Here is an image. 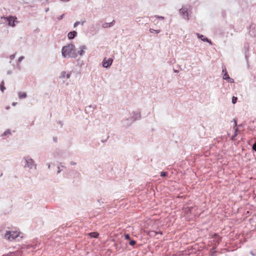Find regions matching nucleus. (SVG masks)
<instances>
[{"label": "nucleus", "mask_w": 256, "mask_h": 256, "mask_svg": "<svg viewBox=\"0 0 256 256\" xmlns=\"http://www.w3.org/2000/svg\"><path fill=\"white\" fill-rule=\"evenodd\" d=\"M62 56L64 58H76L77 53L75 48V46L72 44H68L62 48Z\"/></svg>", "instance_id": "1"}, {"label": "nucleus", "mask_w": 256, "mask_h": 256, "mask_svg": "<svg viewBox=\"0 0 256 256\" xmlns=\"http://www.w3.org/2000/svg\"><path fill=\"white\" fill-rule=\"evenodd\" d=\"M20 236V233L14 231H6L4 234V238L10 241L17 240V239L19 240Z\"/></svg>", "instance_id": "2"}, {"label": "nucleus", "mask_w": 256, "mask_h": 256, "mask_svg": "<svg viewBox=\"0 0 256 256\" xmlns=\"http://www.w3.org/2000/svg\"><path fill=\"white\" fill-rule=\"evenodd\" d=\"M24 167L26 168L32 169L34 168V170L36 168V165L34 164V160L28 156H25L24 158Z\"/></svg>", "instance_id": "3"}, {"label": "nucleus", "mask_w": 256, "mask_h": 256, "mask_svg": "<svg viewBox=\"0 0 256 256\" xmlns=\"http://www.w3.org/2000/svg\"><path fill=\"white\" fill-rule=\"evenodd\" d=\"M222 72L223 73L222 78L224 80H228L230 83L234 82V79L229 76L225 66H222Z\"/></svg>", "instance_id": "4"}, {"label": "nucleus", "mask_w": 256, "mask_h": 256, "mask_svg": "<svg viewBox=\"0 0 256 256\" xmlns=\"http://www.w3.org/2000/svg\"><path fill=\"white\" fill-rule=\"evenodd\" d=\"M180 12L182 16L186 20H188V8L185 7H182L180 10Z\"/></svg>", "instance_id": "5"}, {"label": "nucleus", "mask_w": 256, "mask_h": 256, "mask_svg": "<svg viewBox=\"0 0 256 256\" xmlns=\"http://www.w3.org/2000/svg\"><path fill=\"white\" fill-rule=\"evenodd\" d=\"M134 119L130 116L129 118H126L123 122V124L124 126L128 127L132 125L134 122Z\"/></svg>", "instance_id": "6"}, {"label": "nucleus", "mask_w": 256, "mask_h": 256, "mask_svg": "<svg viewBox=\"0 0 256 256\" xmlns=\"http://www.w3.org/2000/svg\"><path fill=\"white\" fill-rule=\"evenodd\" d=\"M113 62V59L109 58L106 60V58H104L102 61V66L106 68H108L110 66Z\"/></svg>", "instance_id": "7"}, {"label": "nucleus", "mask_w": 256, "mask_h": 256, "mask_svg": "<svg viewBox=\"0 0 256 256\" xmlns=\"http://www.w3.org/2000/svg\"><path fill=\"white\" fill-rule=\"evenodd\" d=\"M7 22L9 26H15V22H16V18L12 16H10L6 18Z\"/></svg>", "instance_id": "8"}, {"label": "nucleus", "mask_w": 256, "mask_h": 256, "mask_svg": "<svg viewBox=\"0 0 256 256\" xmlns=\"http://www.w3.org/2000/svg\"><path fill=\"white\" fill-rule=\"evenodd\" d=\"M130 116L134 119V121L140 119L141 117L140 112H134L130 114Z\"/></svg>", "instance_id": "9"}, {"label": "nucleus", "mask_w": 256, "mask_h": 256, "mask_svg": "<svg viewBox=\"0 0 256 256\" xmlns=\"http://www.w3.org/2000/svg\"><path fill=\"white\" fill-rule=\"evenodd\" d=\"M196 35L198 36V37L200 38L201 40H202L203 42H207L210 44H212V41L208 39L207 38L204 37L203 35L200 34L198 33H197Z\"/></svg>", "instance_id": "10"}, {"label": "nucleus", "mask_w": 256, "mask_h": 256, "mask_svg": "<svg viewBox=\"0 0 256 256\" xmlns=\"http://www.w3.org/2000/svg\"><path fill=\"white\" fill-rule=\"evenodd\" d=\"M87 49V47L86 46H80V50L78 52V54L80 56H82L85 53V50Z\"/></svg>", "instance_id": "11"}, {"label": "nucleus", "mask_w": 256, "mask_h": 256, "mask_svg": "<svg viewBox=\"0 0 256 256\" xmlns=\"http://www.w3.org/2000/svg\"><path fill=\"white\" fill-rule=\"evenodd\" d=\"M114 23H115V21H114V20H113L112 22H110V23L104 22V24H102V26L103 28H106L108 27H111V26H113L114 24Z\"/></svg>", "instance_id": "12"}, {"label": "nucleus", "mask_w": 256, "mask_h": 256, "mask_svg": "<svg viewBox=\"0 0 256 256\" xmlns=\"http://www.w3.org/2000/svg\"><path fill=\"white\" fill-rule=\"evenodd\" d=\"M77 35V32L76 31H72L68 32V37L70 40L74 38Z\"/></svg>", "instance_id": "13"}, {"label": "nucleus", "mask_w": 256, "mask_h": 256, "mask_svg": "<svg viewBox=\"0 0 256 256\" xmlns=\"http://www.w3.org/2000/svg\"><path fill=\"white\" fill-rule=\"evenodd\" d=\"M71 74V72H70L68 74H66L65 71H63L60 74V78H70Z\"/></svg>", "instance_id": "14"}, {"label": "nucleus", "mask_w": 256, "mask_h": 256, "mask_svg": "<svg viewBox=\"0 0 256 256\" xmlns=\"http://www.w3.org/2000/svg\"><path fill=\"white\" fill-rule=\"evenodd\" d=\"M12 135V132H11V131L10 130L8 129L7 130H6L4 132H3L2 134H1V136L2 137H4V136H10Z\"/></svg>", "instance_id": "15"}, {"label": "nucleus", "mask_w": 256, "mask_h": 256, "mask_svg": "<svg viewBox=\"0 0 256 256\" xmlns=\"http://www.w3.org/2000/svg\"><path fill=\"white\" fill-rule=\"evenodd\" d=\"M88 235L92 238H97L99 235L97 232H92L88 234Z\"/></svg>", "instance_id": "16"}, {"label": "nucleus", "mask_w": 256, "mask_h": 256, "mask_svg": "<svg viewBox=\"0 0 256 256\" xmlns=\"http://www.w3.org/2000/svg\"><path fill=\"white\" fill-rule=\"evenodd\" d=\"M18 94L20 98H24L27 96L26 92H19Z\"/></svg>", "instance_id": "17"}, {"label": "nucleus", "mask_w": 256, "mask_h": 256, "mask_svg": "<svg viewBox=\"0 0 256 256\" xmlns=\"http://www.w3.org/2000/svg\"><path fill=\"white\" fill-rule=\"evenodd\" d=\"M60 166H58L57 168H58V171H57L58 174H60L62 170V168H65L64 166L62 165V163H60Z\"/></svg>", "instance_id": "18"}, {"label": "nucleus", "mask_w": 256, "mask_h": 256, "mask_svg": "<svg viewBox=\"0 0 256 256\" xmlns=\"http://www.w3.org/2000/svg\"><path fill=\"white\" fill-rule=\"evenodd\" d=\"M160 30H154L153 28L150 29V32L151 33H154V34H158L160 32Z\"/></svg>", "instance_id": "19"}, {"label": "nucleus", "mask_w": 256, "mask_h": 256, "mask_svg": "<svg viewBox=\"0 0 256 256\" xmlns=\"http://www.w3.org/2000/svg\"><path fill=\"white\" fill-rule=\"evenodd\" d=\"M5 89L6 88L4 86V82L2 81L1 84H0V90L2 92H3Z\"/></svg>", "instance_id": "20"}, {"label": "nucleus", "mask_w": 256, "mask_h": 256, "mask_svg": "<svg viewBox=\"0 0 256 256\" xmlns=\"http://www.w3.org/2000/svg\"><path fill=\"white\" fill-rule=\"evenodd\" d=\"M136 244V242L134 240H130L129 244L130 246H134Z\"/></svg>", "instance_id": "21"}, {"label": "nucleus", "mask_w": 256, "mask_h": 256, "mask_svg": "<svg viewBox=\"0 0 256 256\" xmlns=\"http://www.w3.org/2000/svg\"><path fill=\"white\" fill-rule=\"evenodd\" d=\"M237 100H238V98L236 96H232V103L234 104L236 102H237Z\"/></svg>", "instance_id": "22"}, {"label": "nucleus", "mask_w": 256, "mask_h": 256, "mask_svg": "<svg viewBox=\"0 0 256 256\" xmlns=\"http://www.w3.org/2000/svg\"><path fill=\"white\" fill-rule=\"evenodd\" d=\"M160 176L162 177H165L167 176V173L165 172H160Z\"/></svg>", "instance_id": "23"}, {"label": "nucleus", "mask_w": 256, "mask_h": 256, "mask_svg": "<svg viewBox=\"0 0 256 256\" xmlns=\"http://www.w3.org/2000/svg\"><path fill=\"white\" fill-rule=\"evenodd\" d=\"M15 56H16L15 54H12L11 56H10V63L12 62V60H14L15 58Z\"/></svg>", "instance_id": "24"}, {"label": "nucleus", "mask_w": 256, "mask_h": 256, "mask_svg": "<svg viewBox=\"0 0 256 256\" xmlns=\"http://www.w3.org/2000/svg\"><path fill=\"white\" fill-rule=\"evenodd\" d=\"M24 56H20L18 60V63H20V62L24 59Z\"/></svg>", "instance_id": "25"}, {"label": "nucleus", "mask_w": 256, "mask_h": 256, "mask_svg": "<svg viewBox=\"0 0 256 256\" xmlns=\"http://www.w3.org/2000/svg\"><path fill=\"white\" fill-rule=\"evenodd\" d=\"M124 238L126 240H130V236L129 234H126L124 235Z\"/></svg>", "instance_id": "26"}, {"label": "nucleus", "mask_w": 256, "mask_h": 256, "mask_svg": "<svg viewBox=\"0 0 256 256\" xmlns=\"http://www.w3.org/2000/svg\"><path fill=\"white\" fill-rule=\"evenodd\" d=\"M154 16L160 20H162L164 19V17L162 16Z\"/></svg>", "instance_id": "27"}, {"label": "nucleus", "mask_w": 256, "mask_h": 256, "mask_svg": "<svg viewBox=\"0 0 256 256\" xmlns=\"http://www.w3.org/2000/svg\"><path fill=\"white\" fill-rule=\"evenodd\" d=\"M252 148L256 152V142L253 144Z\"/></svg>", "instance_id": "28"}, {"label": "nucleus", "mask_w": 256, "mask_h": 256, "mask_svg": "<svg viewBox=\"0 0 256 256\" xmlns=\"http://www.w3.org/2000/svg\"><path fill=\"white\" fill-rule=\"evenodd\" d=\"M80 22H76L74 24V28H76V27L78 24H80Z\"/></svg>", "instance_id": "29"}, {"label": "nucleus", "mask_w": 256, "mask_h": 256, "mask_svg": "<svg viewBox=\"0 0 256 256\" xmlns=\"http://www.w3.org/2000/svg\"><path fill=\"white\" fill-rule=\"evenodd\" d=\"M98 202L99 203L100 206H101L102 204H104V202L102 200H98Z\"/></svg>", "instance_id": "30"}, {"label": "nucleus", "mask_w": 256, "mask_h": 256, "mask_svg": "<svg viewBox=\"0 0 256 256\" xmlns=\"http://www.w3.org/2000/svg\"><path fill=\"white\" fill-rule=\"evenodd\" d=\"M64 16V14H62V15L60 16L58 18V20H62V19L63 18Z\"/></svg>", "instance_id": "31"}, {"label": "nucleus", "mask_w": 256, "mask_h": 256, "mask_svg": "<svg viewBox=\"0 0 256 256\" xmlns=\"http://www.w3.org/2000/svg\"><path fill=\"white\" fill-rule=\"evenodd\" d=\"M238 128H236L235 129V132H234V136H236V135H237V132H238Z\"/></svg>", "instance_id": "32"}, {"label": "nucleus", "mask_w": 256, "mask_h": 256, "mask_svg": "<svg viewBox=\"0 0 256 256\" xmlns=\"http://www.w3.org/2000/svg\"><path fill=\"white\" fill-rule=\"evenodd\" d=\"M70 164L72 165H76V162H70Z\"/></svg>", "instance_id": "33"}, {"label": "nucleus", "mask_w": 256, "mask_h": 256, "mask_svg": "<svg viewBox=\"0 0 256 256\" xmlns=\"http://www.w3.org/2000/svg\"><path fill=\"white\" fill-rule=\"evenodd\" d=\"M140 18H136V22H140Z\"/></svg>", "instance_id": "34"}, {"label": "nucleus", "mask_w": 256, "mask_h": 256, "mask_svg": "<svg viewBox=\"0 0 256 256\" xmlns=\"http://www.w3.org/2000/svg\"><path fill=\"white\" fill-rule=\"evenodd\" d=\"M234 120V126L236 127L237 126L236 121L235 120Z\"/></svg>", "instance_id": "35"}, {"label": "nucleus", "mask_w": 256, "mask_h": 256, "mask_svg": "<svg viewBox=\"0 0 256 256\" xmlns=\"http://www.w3.org/2000/svg\"><path fill=\"white\" fill-rule=\"evenodd\" d=\"M7 74H12V72H11L10 70H8V71L7 72Z\"/></svg>", "instance_id": "36"}, {"label": "nucleus", "mask_w": 256, "mask_h": 256, "mask_svg": "<svg viewBox=\"0 0 256 256\" xmlns=\"http://www.w3.org/2000/svg\"><path fill=\"white\" fill-rule=\"evenodd\" d=\"M16 104V102H13V103L12 104V105L13 106H15Z\"/></svg>", "instance_id": "37"}, {"label": "nucleus", "mask_w": 256, "mask_h": 256, "mask_svg": "<svg viewBox=\"0 0 256 256\" xmlns=\"http://www.w3.org/2000/svg\"><path fill=\"white\" fill-rule=\"evenodd\" d=\"M61 0L62 1V2H66L70 1V0Z\"/></svg>", "instance_id": "38"}, {"label": "nucleus", "mask_w": 256, "mask_h": 256, "mask_svg": "<svg viewBox=\"0 0 256 256\" xmlns=\"http://www.w3.org/2000/svg\"><path fill=\"white\" fill-rule=\"evenodd\" d=\"M48 10H49V8H47L46 10V12H48Z\"/></svg>", "instance_id": "39"}, {"label": "nucleus", "mask_w": 256, "mask_h": 256, "mask_svg": "<svg viewBox=\"0 0 256 256\" xmlns=\"http://www.w3.org/2000/svg\"><path fill=\"white\" fill-rule=\"evenodd\" d=\"M234 137H235V136H232V140H234Z\"/></svg>", "instance_id": "40"}, {"label": "nucleus", "mask_w": 256, "mask_h": 256, "mask_svg": "<svg viewBox=\"0 0 256 256\" xmlns=\"http://www.w3.org/2000/svg\"><path fill=\"white\" fill-rule=\"evenodd\" d=\"M50 164H48V168L50 169Z\"/></svg>", "instance_id": "41"}, {"label": "nucleus", "mask_w": 256, "mask_h": 256, "mask_svg": "<svg viewBox=\"0 0 256 256\" xmlns=\"http://www.w3.org/2000/svg\"><path fill=\"white\" fill-rule=\"evenodd\" d=\"M84 23V22H81L82 25L83 26Z\"/></svg>", "instance_id": "42"}, {"label": "nucleus", "mask_w": 256, "mask_h": 256, "mask_svg": "<svg viewBox=\"0 0 256 256\" xmlns=\"http://www.w3.org/2000/svg\"><path fill=\"white\" fill-rule=\"evenodd\" d=\"M175 72H178V70H174Z\"/></svg>", "instance_id": "43"}, {"label": "nucleus", "mask_w": 256, "mask_h": 256, "mask_svg": "<svg viewBox=\"0 0 256 256\" xmlns=\"http://www.w3.org/2000/svg\"><path fill=\"white\" fill-rule=\"evenodd\" d=\"M46 1H48V0H46Z\"/></svg>", "instance_id": "44"}]
</instances>
